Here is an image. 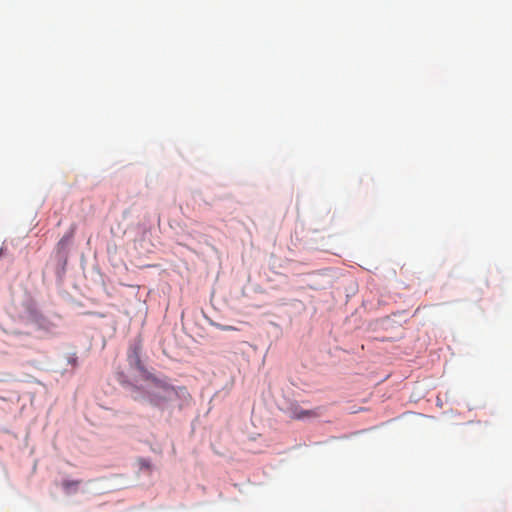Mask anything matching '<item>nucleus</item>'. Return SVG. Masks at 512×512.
Listing matches in <instances>:
<instances>
[{"mask_svg":"<svg viewBox=\"0 0 512 512\" xmlns=\"http://www.w3.org/2000/svg\"><path fill=\"white\" fill-rule=\"evenodd\" d=\"M144 380L150 382L146 388L147 400L156 407H162L176 395L173 386L153 374H147Z\"/></svg>","mask_w":512,"mask_h":512,"instance_id":"f257e3e1","label":"nucleus"},{"mask_svg":"<svg viewBox=\"0 0 512 512\" xmlns=\"http://www.w3.org/2000/svg\"><path fill=\"white\" fill-rule=\"evenodd\" d=\"M141 350V344L136 343L131 345L128 349L127 361L129 365L135 368L139 373H141L143 379H145V376L150 373L147 371L141 360Z\"/></svg>","mask_w":512,"mask_h":512,"instance_id":"f03ea898","label":"nucleus"},{"mask_svg":"<svg viewBox=\"0 0 512 512\" xmlns=\"http://www.w3.org/2000/svg\"><path fill=\"white\" fill-rule=\"evenodd\" d=\"M319 412L317 409L315 410H295L294 411V418L295 419H304L306 417H318Z\"/></svg>","mask_w":512,"mask_h":512,"instance_id":"7ed1b4c3","label":"nucleus"},{"mask_svg":"<svg viewBox=\"0 0 512 512\" xmlns=\"http://www.w3.org/2000/svg\"><path fill=\"white\" fill-rule=\"evenodd\" d=\"M75 229L71 228V230L66 233L58 242L57 247L58 249H64L72 240L74 236Z\"/></svg>","mask_w":512,"mask_h":512,"instance_id":"20e7f679","label":"nucleus"},{"mask_svg":"<svg viewBox=\"0 0 512 512\" xmlns=\"http://www.w3.org/2000/svg\"><path fill=\"white\" fill-rule=\"evenodd\" d=\"M81 481L79 480H75V481H70V480H64L62 482V487L67 491V492H70L71 489H76L77 486L80 484Z\"/></svg>","mask_w":512,"mask_h":512,"instance_id":"39448f33","label":"nucleus"},{"mask_svg":"<svg viewBox=\"0 0 512 512\" xmlns=\"http://www.w3.org/2000/svg\"><path fill=\"white\" fill-rule=\"evenodd\" d=\"M68 363L71 364L72 366L77 365V357L75 354L68 357Z\"/></svg>","mask_w":512,"mask_h":512,"instance_id":"423d86ee","label":"nucleus"},{"mask_svg":"<svg viewBox=\"0 0 512 512\" xmlns=\"http://www.w3.org/2000/svg\"><path fill=\"white\" fill-rule=\"evenodd\" d=\"M141 465H142V467H145V468H147V469H149V468H150V464H149L147 461H144V460H143V461L141 462Z\"/></svg>","mask_w":512,"mask_h":512,"instance_id":"0eeeda50","label":"nucleus"},{"mask_svg":"<svg viewBox=\"0 0 512 512\" xmlns=\"http://www.w3.org/2000/svg\"><path fill=\"white\" fill-rule=\"evenodd\" d=\"M224 330L232 331V330H236V329H235L234 327H232V326H226V327L224 328Z\"/></svg>","mask_w":512,"mask_h":512,"instance_id":"6e6552de","label":"nucleus"}]
</instances>
